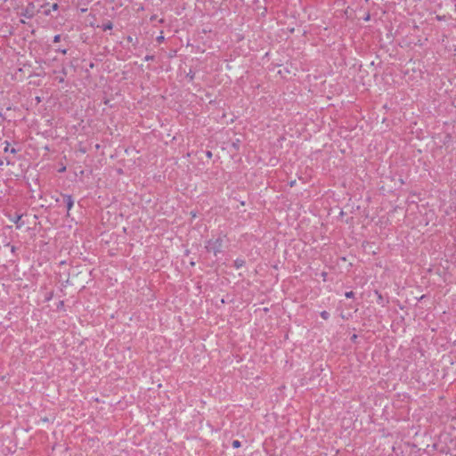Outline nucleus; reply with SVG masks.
Wrapping results in <instances>:
<instances>
[{
	"label": "nucleus",
	"instance_id": "nucleus-1",
	"mask_svg": "<svg viewBox=\"0 0 456 456\" xmlns=\"http://www.w3.org/2000/svg\"><path fill=\"white\" fill-rule=\"evenodd\" d=\"M91 281V272L88 268L77 269L69 278V283L77 289H83Z\"/></svg>",
	"mask_w": 456,
	"mask_h": 456
},
{
	"label": "nucleus",
	"instance_id": "nucleus-2",
	"mask_svg": "<svg viewBox=\"0 0 456 456\" xmlns=\"http://www.w3.org/2000/svg\"><path fill=\"white\" fill-rule=\"evenodd\" d=\"M206 249L208 252L214 253L215 256L217 255V253L221 252L223 248V241L221 238H213L207 241Z\"/></svg>",
	"mask_w": 456,
	"mask_h": 456
},
{
	"label": "nucleus",
	"instance_id": "nucleus-3",
	"mask_svg": "<svg viewBox=\"0 0 456 456\" xmlns=\"http://www.w3.org/2000/svg\"><path fill=\"white\" fill-rule=\"evenodd\" d=\"M244 260L242 259H236L234 262V266L236 269H240L242 265H244Z\"/></svg>",
	"mask_w": 456,
	"mask_h": 456
},
{
	"label": "nucleus",
	"instance_id": "nucleus-4",
	"mask_svg": "<svg viewBox=\"0 0 456 456\" xmlns=\"http://www.w3.org/2000/svg\"><path fill=\"white\" fill-rule=\"evenodd\" d=\"M320 316L324 319V320H327L330 318V314L327 312V311H322L320 313Z\"/></svg>",
	"mask_w": 456,
	"mask_h": 456
},
{
	"label": "nucleus",
	"instance_id": "nucleus-5",
	"mask_svg": "<svg viewBox=\"0 0 456 456\" xmlns=\"http://www.w3.org/2000/svg\"><path fill=\"white\" fill-rule=\"evenodd\" d=\"M345 296L348 298L353 297L354 296V291H347L345 293Z\"/></svg>",
	"mask_w": 456,
	"mask_h": 456
},
{
	"label": "nucleus",
	"instance_id": "nucleus-6",
	"mask_svg": "<svg viewBox=\"0 0 456 456\" xmlns=\"http://www.w3.org/2000/svg\"><path fill=\"white\" fill-rule=\"evenodd\" d=\"M232 445H233V447H235V448L240 447V440H233V442H232Z\"/></svg>",
	"mask_w": 456,
	"mask_h": 456
},
{
	"label": "nucleus",
	"instance_id": "nucleus-7",
	"mask_svg": "<svg viewBox=\"0 0 456 456\" xmlns=\"http://www.w3.org/2000/svg\"><path fill=\"white\" fill-rule=\"evenodd\" d=\"M207 156H208V158H211V157H212V152H211V151H208V152H207Z\"/></svg>",
	"mask_w": 456,
	"mask_h": 456
},
{
	"label": "nucleus",
	"instance_id": "nucleus-8",
	"mask_svg": "<svg viewBox=\"0 0 456 456\" xmlns=\"http://www.w3.org/2000/svg\"><path fill=\"white\" fill-rule=\"evenodd\" d=\"M71 206H72V202H69V208H71Z\"/></svg>",
	"mask_w": 456,
	"mask_h": 456
}]
</instances>
